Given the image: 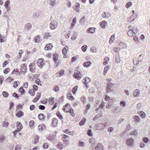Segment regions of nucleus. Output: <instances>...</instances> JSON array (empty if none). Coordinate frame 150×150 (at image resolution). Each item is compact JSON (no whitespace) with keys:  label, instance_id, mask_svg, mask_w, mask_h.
I'll use <instances>...</instances> for the list:
<instances>
[{"label":"nucleus","instance_id":"1","mask_svg":"<svg viewBox=\"0 0 150 150\" xmlns=\"http://www.w3.org/2000/svg\"><path fill=\"white\" fill-rule=\"evenodd\" d=\"M73 76L75 78L78 80L82 78L80 71L78 70H76L75 71L73 74Z\"/></svg>","mask_w":150,"mask_h":150},{"label":"nucleus","instance_id":"2","mask_svg":"<svg viewBox=\"0 0 150 150\" xmlns=\"http://www.w3.org/2000/svg\"><path fill=\"white\" fill-rule=\"evenodd\" d=\"M134 140L132 138L128 139L126 141L127 144L129 146L132 147L134 145Z\"/></svg>","mask_w":150,"mask_h":150},{"label":"nucleus","instance_id":"3","mask_svg":"<svg viewBox=\"0 0 150 150\" xmlns=\"http://www.w3.org/2000/svg\"><path fill=\"white\" fill-rule=\"evenodd\" d=\"M58 25V23L56 21H54L52 22L50 24V27L52 30L55 29Z\"/></svg>","mask_w":150,"mask_h":150},{"label":"nucleus","instance_id":"4","mask_svg":"<svg viewBox=\"0 0 150 150\" xmlns=\"http://www.w3.org/2000/svg\"><path fill=\"white\" fill-rule=\"evenodd\" d=\"M90 79L88 78L85 77L84 78L82 81L83 83L85 85V86L86 88H88V84L90 81Z\"/></svg>","mask_w":150,"mask_h":150},{"label":"nucleus","instance_id":"5","mask_svg":"<svg viewBox=\"0 0 150 150\" xmlns=\"http://www.w3.org/2000/svg\"><path fill=\"white\" fill-rule=\"evenodd\" d=\"M103 126H105V124L103 123H96L95 125V128L97 130H100L102 129Z\"/></svg>","mask_w":150,"mask_h":150},{"label":"nucleus","instance_id":"6","mask_svg":"<svg viewBox=\"0 0 150 150\" xmlns=\"http://www.w3.org/2000/svg\"><path fill=\"white\" fill-rule=\"evenodd\" d=\"M43 60L44 59L42 58L39 59L38 60L37 64L39 67H41L44 64Z\"/></svg>","mask_w":150,"mask_h":150},{"label":"nucleus","instance_id":"7","mask_svg":"<svg viewBox=\"0 0 150 150\" xmlns=\"http://www.w3.org/2000/svg\"><path fill=\"white\" fill-rule=\"evenodd\" d=\"M70 104H67L65 105L63 109V110L65 112H68L69 111L70 108Z\"/></svg>","mask_w":150,"mask_h":150},{"label":"nucleus","instance_id":"8","mask_svg":"<svg viewBox=\"0 0 150 150\" xmlns=\"http://www.w3.org/2000/svg\"><path fill=\"white\" fill-rule=\"evenodd\" d=\"M58 120L55 118L52 119V124L54 127H56L58 124Z\"/></svg>","mask_w":150,"mask_h":150},{"label":"nucleus","instance_id":"9","mask_svg":"<svg viewBox=\"0 0 150 150\" xmlns=\"http://www.w3.org/2000/svg\"><path fill=\"white\" fill-rule=\"evenodd\" d=\"M140 94L139 91L138 89H136L133 91V95L134 97H138Z\"/></svg>","mask_w":150,"mask_h":150},{"label":"nucleus","instance_id":"10","mask_svg":"<svg viewBox=\"0 0 150 150\" xmlns=\"http://www.w3.org/2000/svg\"><path fill=\"white\" fill-rule=\"evenodd\" d=\"M53 47L52 44V43H49L47 44L45 47L44 48V49L45 50H50L52 49Z\"/></svg>","mask_w":150,"mask_h":150},{"label":"nucleus","instance_id":"11","mask_svg":"<svg viewBox=\"0 0 150 150\" xmlns=\"http://www.w3.org/2000/svg\"><path fill=\"white\" fill-rule=\"evenodd\" d=\"M95 149L96 150H103V146L102 144L100 143L98 144Z\"/></svg>","mask_w":150,"mask_h":150},{"label":"nucleus","instance_id":"12","mask_svg":"<svg viewBox=\"0 0 150 150\" xmlns=\"http://www.w3.org/2000/svg\"><path fill=\"white\" fill-rule=\"evenodd\" d=\"M64 73V70L62 69L60 70L59 72H58L56 74V76L57 77H59L62 76Z\"/></svg>","mask_w":150,"mask_h":150},{"label":"nucleus","instance_id":"13","mask_svg":"<svg viewBox=\"0 0 150 150\" xmlns=\"http://www.w3.org/2000/svg\"><path fill=\"white\" fill-rule=\"evenodd\" d=\"M112 86V83H108L107 87V92H110L111 88Z\"/></svg>","mask_w":150,"mask_h":150},{"label":"nucleus","instance_id":"14","mask_svg":"<svg viewBox=\"0 0 150 150\" xmlns=\"http://www.w3.org/2000/svg\"><path fill=\"white\" fill-rule=\"evenodd\" d=\"M24 115L23 112L21 110L18 111L16 114V115L18 117H22Z\"/></svg>","mask_w":150,"mask_h":150},{"label":"nucleus","instance_id":"15","mask_svg":"<svg viewBox=\"0 0 150 150\" xmlns=\"http://www.w3.org/2000/svg\"><path fill=\"white\" fill-rule=\"evenodd\" d=\"M68 47H64L62 50L63 54L66 57H67V52L68 51Z\"/></svg>","mask_w":150,"mask_h":150},{"label":"nucleus","instance_id":"16","mask_svg":"<svg viewBox=\"0 0 150 150\" xmlns=\"http://www.w3.org/2000/svg\"><path fill=\"white\" fill-rule=\"evenodd\" d=\"M26 69V67L25 66L24 64H23L21 66V71L23 74H24L25 72Z\"/></svg>","mask_w":150,"mask_h":150},{"label":"nucleus","instance_id":"17","mask_svg":"<svg viewBox=\"0 0 150 150\" xmlns=\"http://www.w3.org/2000/svg\"><path fill=\"white\" fill-rule=\"evenodd\" d=\"M40 13L39 12H37L33 14L32 17L33 18L36 19L38 18L40 16Z\"/></svg>","mask_w":150,"mask_h":150},{"label":"nucleus","instance_id":"18","mask_svg":"<svg viewBox=\"0 0 150 150\" xmlns=\"http://www.w3.org/2000/svg\"><path fill=\"white\" fill-rule=\"evenodd\" d=\"M46 128V126L43 124L40 125L38 126V128L39 130L42 131V130L45 129Z\"/></svg>","mask_w":150,"mask_h":150},{"label":"nucleus","instance_id":"19","mask_svg":"<svg viewBox=\"0 0 150 150\" xmlns=\"http://www.w3.org/2000/svg\"><path fill=\"white\" fill-rule=\"evenodd\" d=\"M80 7V4L78 3H76L75 5L73 6V8L74 10L77 11H79V8Z\"/></svg>","mask_w":150,"mask_h":150},{"label":"nucleus","instance_id":"20","mask_svg":"<svg viewBox=\"0 0 150 150\" xmlns=\"http://www.w3.org/2000/svg\"><path fill=\"white\" fill-rule=\"evenodd\" d=\"M10 1L9 0H8L5 3L4 6L7 9V11H9L10 8L9 7V5L10 4Z\"/></svg>","mask_w":150,"mask_h":150},{"label":"nucleus","instance_id":"21","mask_svg":"<svg viewBox=\"0 0 150 150\" xmlns=\"http://www.w3.org/2000/svg\"><path fill=\"white\" fill-rule=\"evenodd\" d=\"M59 55L57 54H53V59L55 64L58 60Z\"/></svg>","mask_w":150,"mask_h":150},{"label":"nucleus","instance_id":"22","mask_svg":"<svg viewBox=\"0 0 150 150\" xmlns=\"http://www.w3.org/2000/svg\"><path fill=\"white\" fill-rule=\"evenodd\" d=\"M17 129L18 130H20V131L23 128L21 123L19 122H17Z\"/></svg>","mask_w":150,"mask_h":150},{"label":"nucleus","instance_id":"23","mask_svg":"<svg viewBox=\"0 0 150 150\" xmlns=\"http://www.w3.org/2000/svg\"><path fill=\"white\" fill-rule=\"evenodd\" d=\"M91 62L89 61H87L83 64V66L84 67H89L91 64Z\"/></svg>","mask_w":150,"mask_h":150},{"label":"nucleus","instance_id":"24","mask_svg":"<svg viewBox=\"0 0 150 150\" xmlns=\"http://www.w3.org/2000/svg\"><path fill=\"white\" fill-rule=\"evenodd\" d=\"M67 98L71 100H73L74 99V97L72 96L71 93H67Z\"/></svg>","mask_w":150,"mask_h":150},{"label":"nucleus","instance_id":"25","mask_svg":"<svg viewBox=\"0 0 150 150\" xmlns=\"http://www.w3.org/2000/svg\"><path fill=\"white\" fill-rule=\"evenodd\" d=\"M99 24L103 28H105L107 25V23L105 21H103L102 22H100Z\"/></svg>","mask_w":150,"mask_h":150},{"label":"nucleus","instance_id":"26","mask_svg":"<svg viewBox=\"0 0 150 150\" xmlns=\"http://www.w3.org/2000/svg\"><path fill=\"white\" fill-rule=\"evenodd\" d=\"M138 114L142 118H144L146 116L145 113L142 111L138 112Z\"/></svg>","mask_w":150,"mask_h":150},{"label":"nucleus","instance_id":"27","mask_svg":"<svg viewBox=\"0 0 150 150\" xmlns=\"http://www.w3.org/2000/svg\"><path fill=\"white\" fill-rule=\"evenodd\" d=\"M32 27V25L30 23H27L25 25V28L27 29L31 28Z\"/></svg>","mask_w":150,"mask_h":150},{"label":"nucleus","instance_id":"28","mask_svg":"<svg viewBox=\"0 0 150 150\" xmlns=\"http://www.w3.org/2000/svg\"><path fill=\"white\" fill-rule=\"evenodd\" d=\"M76 17H74L73 20V21L71 24V28L74 27L75 25H76Z\"/></svg>","mask_w":150,"mask_h":150},{"label":"nucleus","instance_id":"29","mask_svg":"<svg viewBox=\"0 0 150 150\" xmlns=\"http://www.w3.org/2000/svg\"><path fill=\"white\" fill-rule=\"evenodd\" d=\"M77 33L76 32H74L73 35L72 36L71 39L72 40H75L77 37Z\"/></svg>","mask_w":150,"mask_h":150},{"label":"nucleus","instance_id":"30","mask_svg":"<svg viewBox=\"0 0 150 150\" xmlns=\"http://www.w3.org/2000/svg\"><path fill=\"white\" fill-rule=\"evenodd\" d=\"M127 34L130 37L133 36L134 34L133 30H129L127 32Z\"/></svg>","mask_w":150,"mask_h":150},{"label":"nucleus","instance_id":"31","mask_svg":"<svg viewBox=\"0 0 150 150\" xmlns=\"http://www.w3.org/2000/svg\"><path fill=\"white\" fill-rule=\"evenodd\" d=\"M109 60V59L108 57H105L104 59V62H103V64L105 65L107 64Z\"/></svg>","mask_w":150,"mask_h":150},{"label":"nucleus","instance_id":"32","mask_svg":"<svg viewBox=\"0 0 150 150\" xmlns=\"http://www.w3.org/2000/svg\"><path fill=\"white\" fill-rule=\"evenodd\" d=\"M86 31L88 33H93L95 32V30L94 28H90L88 29Z\"/></svg>","mask_w":150,"mask_h":150},{"label":"nucleus","instance_id":"33","mask_svg":"<svg viewBox=\"0 0 150 150\" xmlns=\"http://www.w3.org/2000/svg\"><path fill=\"white\" fill-rule=\"evenodd\" d=\"M5 37H3L2 35L0 34V43L3 42L5 41Z\"/></svg>","mask_w":150,"mask_h":150},{"label":"nucleus","instance_id":"34","mask_svg":"<svg viewBox=\"0 0 150 150\" xmlns=\"http://www.w3.org/2000/svg\"><path fill=\"white\" fill-rule=\"evenodd\" d=\"M134 121L137 123H139L140 121V119L139 117L137 115H135L134 117Z\"/></svg>","mask_w":150,"mask_h":150},{"label":"nucleus","instance_id":"35","mask_svg":"<svg viewBox=\"0 0 150 150\" xmlns=\"http://www.w3.org/2000/svg\"><path fill=\"white\" fill-rule=\"evenodd\" d=\"M133 63L135 65H139L138 59L137 58H135L133 60Z\"/></svg>","mask_w":150,"mask_h":150},{"label":"nucleus","instance_id":"36","mask_svg":"<svg viewBox=\"0 0 150 150\" xmlns=\"http://www.w3.org/2000/svg\"><path fill=\"white\" fill-rule=\"evenodd\" d=\"M49 2V4L52 6H53L55 4L56 0H47Z\"/></svg>","mask_w":150,"mask_h":150},{"label":"nucleus","instance_id":"37","mask_svg":"<svg viewBox=\"0 0 150 150\" xmlns=\"http://www.w3.org/2000/svg\"><path fill=\"white\" fill-rule=\"evenodd\" d=\"M86 119L85 118H83L81 121L79 123V125L80 126H82L84 124L85 122H86Z\"/></svg>","mask_w":150,"mask_h":150},{"label":"nucleus","instance_id":"38","mask_svg":"<svg viewBox=\"0 0 150 150\" xmlns=\"http://www.w3.org/2000/svg\"><path fill=\"white\" fill-rule=\"evenodd\" d=\"M58 148L60 149H62L65 147L64 145L62 144L59 143H58L57 145Z\"/></svg>","mask_w":150,"mask_h":150},{"label":"nucleus","instance_id":"39","mask_svg":"<svg viewBox=\"0 0 150 150\" xmlns=\"http://www.w3.org/2000/svg\"><path fill=\"white\" fill-rule=\"evenodd\" d=\"M133 30V33L134 34H135L136 33H138L139 30L137 27H134L132 28V30Z\"/></svg>","mask_w":150,"mask_h":150},{"label":"nucleus","instance_id":"40","mask_svg":"<svg viewBox=\"0 0 150 150\" xmlns=\"http://www.w3.org/2000/svg\"><path fill=\"white\" fill-rule=\"evenodd\" d=\"M16 74L17 75H19L20 74L18 69H14L11 73V74Z\"/></svg>","mask_w":150,"mask_h":150},{"label":"nucleus","instance_id":"41","mask_svg":"<svg viewBox=\"0 0 150 150\" xmlns=\"http://www.w3.org/2000/svg\"><path fill=\"white\" fill-rule=\"evenodd\" d=\"M137 131L136 130H134L130 133V135L133 136H136L137 135Z\"/></svg>","mask_w":150,"mask_h":150},{"label":"nucleus","instance_id":"42","mask_svg":"<svg viewBox=\"0 0 150 150\" xmlns=\"http://www.w3.org/2000/svg\"><path fill=\"white\" fill-rule=\"evenodd\" d=\"M19 92L21 94H23L25 92V90L23 89V87H21L19 89Z\"/></svg>","mask_w":150,"mask_h":150},{"label":"nucleus","instance_id":"43","mask_svg":"<svg viewBox=\"0 0 150 150\" xmlns=\"http://www.w3.org/2000/svg\"><path fill=\"white\" fill-rule=\"evenodd\" d=\"M34 40L36 42H39L40 41V36L38 35L34 38Z\"/></svg>","mask_w":150,"mask_h":150},{"label":"nucleus","instance_id":"44","mask_svg":"<svg viewBox=\"0 0 150 150\" xmlns=\"http://www.w3.org/2000/svg\"><path fill=\"white\" fill-rule=\"evenodd\" d=\"M3 126L4 127H8L9 125V123L7 122H3L2 123Z\"/></svg>","mask_w":150,"mask_h":150},{"label":"nucleus","instance_id":"45","mask_svg":"<svg viewBox=\"0 0 150 150\" xmlns=\"http://www.w3.org/2000/svg\"><path fill=\"white\" fill-rule=\"evenodd\" d=\"M110 67L109 66H107L105 68L103 71V74L104 75H105L106 73L107 72L108 69H109Z\"/></svg>","mask_w":150,"mask_h":150},{"label":"nucleus","instance_id":"46","mask_svg":"<svg viewBox=\"0 0 150 150\" xmlns=\"http://www.w3.org/2000/svg\"><path fill=\"white\" fill-rule=\"evenodd\" d=\"M120 50V49L119 47H115L114 48H113V51L115 52L116 53H119V52Z\"/></svg>","mask_w":150,"mask_h":150},{"label":"nucleus","instance_id":"47","mask_svg":"<svg viewBox=\"0 0 150 150\" xmlns=\"http://www.w3.org/2000/svg\"><path fill=\"white\" fill-rule=\"evenodd\" d=\"M28 93L31 95V96H33L35 94L34 91L32 89H30L28 91Z\"/></svg>","mask_w":150,"mask_h":150},{"label":"nucleus","instance_id":"48","mask_svg":"<svg viewBox=\"0 0 150 150\" xmlns=\"http://www.w3.org/2000/svg\"><path fill=\"white\" fill-rule=\"evenodd\" d=\"M56 115L60 119L62 120L63 119V117L62 115H61L59 112H57L56 113Z\"/></svg>","mask_w":150,"mask_h":150},{"label":"nucleus","instance_id":"49","mask_svg":"<svg viewBox=\"0 0 150 150\" xmlns=\"http://www.w3.org/2000/svg\"><path fill=\"white\" fill-rule=\"evenodd\" d=\"M3 96L5 98L8 97V93L7 92L3 91L2 93Z\"/></svg>","mask_w":150,"mask_h":150},{"label":"nucleus","instance_id":"50","mask_svg":"<svg viewBox=\"0 0 150 150\" xmlns=\"http://www.w3.org/2000/svg\"><path fill=\"white\" fill-rule=\"evenodd\" d=\"M87 48V46L86 45H84L81 47L82 50L84 52H85Z\"/></svg>","mask_w":150,"mask_h":150},{"label":"nucleus","instance_id":"51","mask_svg":"<svg viewBox=\"0 0 150 150\" xmlns=\"http://www.w3.org/2000/svg\"><path fill=\"white\" fill-rule=\"evenodd\" d=\"M44 114L42 113H40L38 115V118L40 120H42L44 118Z\"/></svg>","mask_w":150,"mask_h":150},{"label":"nucleus","instance_id":"52","mask_svg":"<svg viewBox=\"0 0 150 150\" xmlns=\"http://www.w3.org/2000/svg\"><path fill=\"white\" fill-rule=\"evenodd\" d=\"M78 87L77 86H76L74 87L72 90V92L74 94L75 93L77 90Z\"/></svg>","mask_w":150,"mask_h":150},{"label":"nucleus","instance_id":"53","mask_svg":"<svg viewBox=\"0 0 150 150\" xmlns=\"http://www.w3.org/2000/svg\"><path fill=\"white\" fill-rule=\"evenodd\" d=\"M5 139V137L4 136L2 135L0 137V143L3 142Z\"/></svg>","mask_w":150,"mask_h":150},{"label":"nucleus","instance_id":"54","mask_svg":"<svg viewBox=\"0 0 150 150\" xmlns=\"http://www.w3.org/2000/svg\"><path fill=\"white\" fill-rule=\"evenodd\" d=\"M10 71V69L8 68L5 69L3 71L4 73L5 74H8Z\"/></svg>","mask_w":150,"mask_h":150},{"label":"nucleus","instance_id":"55","mask_svg":"<svg viewBox=\"0 0 150 150\" xmlns=\"http://www.w3.org/2000/svg\"><path fill=\"white\" fill-rule=\"evenodd\" d=\"M132 3L131 2H129L126 5V7L127 8H128L132 5Z\"/></svg>","mask_w":150,"mask_h":150},{"label":"nucleus","instance_id":"56","mask_svg":"<svg viewBox=\"0 0 150 150\" xmlns=\"http://www.w3.org/2000/svg\"><path fill=\"white\" fill-rule=\"evenodd\" d=\"M90 51L92 52H95L96 51V48L94 47H92L90 48Z\"/></svg>","mask_w":150,"mask_h":150},{"label":"nucleus","instance_id":"57","mask_svg":"<svg viewBox=\"0 0 150 150\" xmlns=\"http://www.w3.org/2000/svg\"><path fill=\"white\" fill-rule=\"evenodd\" d=\"M115 61L117 63H119L120 61V59L118 54L117 55L116 57Z\"/></svg>","mask_w":150,"mask_h":150},{"label":"nucleus","instance_id":"58","mask_svg":"<svg viewBox=\"0 0 150 150\" xmlns=\"http://www.w3.org/2000/svg\"><path fill=\"white\" fill-rule=\"evenodd\" d=\"M104 105V103L103 102H102L99 106V108L96 109V110L98 111L99 110V109L100 108H102L103 107Z\"/></svg>","mask_w":150,"mask_h":150},{"label":"nucleus","instance_id":"59","mask_svg":"<svg viewBox=\"0 0 150 150\" xmlns=\"http://www.w3.org/2000/svg\"><path fill=\"white\" fill-rule=\"evenodd\" d=\"M85 17H83L81 18L80 20V23L81 24H83L85 22Z\"/></svg>","mask_w":150,"mask_h":150},{"label":"nucleus","instance_id":"60","mask_svg":"<svg viewBox=\"0 0 150 150\" xmlns=\"http://www.w3.org/2000/svg\"><path fill=\"white\" fill-rule=\"evenodd\" d=\"M51 36L50 35L49 33H46L44 35V38L45 39H47L49 37H51Z\"/></svg>","mask_w":150,"mask_h":150},{"label":"nucleus","instance_id":"61","mask_svg":"<svg viewBox=\"0 0 150 150\" xmlns=\"http://www.w3.org/2000/svg\"><path fill=\"white\" fill-rule=\"evenodd\" d=\"M39 137L38 136H37L36 137V138L35 139V141L34 143L35 144L37 143L39 141Z\"/></svg>","mask_w":150,"mask_h":150},{"label":"nucleus","instance_id":"62","mask_svg":"<svg viewBox=\"0 0 150 150\" xmlns=\"http://www.w3.org/2000/svg\"><path fill=\"white\" fill-rule=\"evenodd\" d=\"M38 108L40 110H43L45 109V107L44 105H40L39 106Z\"/></svg>","mask_w":150,"mask_h":150},{"label":"nucleus","instance_id":"63","mask_svg":"<svg viewBox=\"0 0 150 150\" xmlns=\"http://www.w3.org/2000/svg\"><path fill=\"white\" fill-rule=\"evenodd\" d=\"M120 104V106L122 107H124L125 105V102L124 101H121Z\"/></svg>","mask_w":150,"mask_h":150},{"label":"nucleus","instance_id":"64","mask_svg":"<svg viewBox=\"0 0 150 150\" xmlns=\"http://www.w3.org/2000/svg\"><path fill=\"white\" fill-rule=\"evenodd\" d=\"M48 144L46 143H45L43 145V147L44 149H47L48 148Z\"/></svg>","mask_w":150,"mask_h":150}]
</instances>
